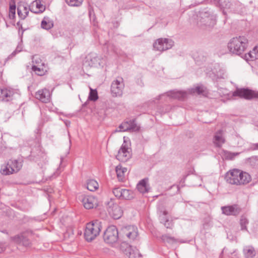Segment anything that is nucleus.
<instances>
[{"label":"nucleus","mask_w":258,"mask_h":258,"mask_svg":"<svg viewBox=\"0 0 258 258\" xmlns=\"http://www.w3.org/2000/svg\"><path fill=\"white\" fill-rule=\"evenodd\" d=\"M35 97L42 102L47 103L50 101V93L48 89H43L35 93Z\"/></svg>","instance_id":"17"},{"label":"nucleus","mask_w":258,"mask_h":258,"mask_svg":"<svg viewBox=\"0 0 258 258\" xmlns=\"http://www.w3.org/2000/svg\"><path fill=\"white\" fill-rule=\"evenodd\" d=\"M225 179L229 183L236 185L246 184L251 180L249 173L237 169L229 171L226 174Z\"/></svg>","instance_id":"1"},{"label":"nucleus","mask_w":258,"mask_h":258,"mask_svg":"<svg viewBox=\"0 0 258 258\" xmlns=\"http://www.w3.org/2000/svg\"><path fill=\"white\" fill-rule=\"evenodd\" d=\"M164 224L167 228H170L171 226V223L169 222L168 219H166Z\"/></svg>","instance_id":"46"},{"label":"nucleus","mask_w":258,"mask_h":258,"mask_svg":"<svg viewBox=\"0 0 258 258\" xmlns=\"http://www.w3.org/2000/svg\"><path fill=\"white\" fill-rule=\"evenodd\" d=\"M13 93L10 90L0 88V100L9 101L12 100Z\"/></svg>","instance_id":"21"},{"label":"nucleus","mask_w":258,"mask_h":258,"mask_svg":"<svg viewBox=\"0 0 258 258\" xmlns=\"http://www.w3.org/2000/svg\"><path fill=\"white\" fill-rule=\"evenodd\" d=\"M117 177L119 181H122L125 178V174L127 172V168L120 165H117L115 168Z\"/></svg>","instance_id":"22"},{"label":"nucleus","mask_w":258,"mask_h":258,"mask_svg":"<svg viewBox=\"0 0 258 258\" xmlns=\"http://www.w3.org/2000/svg\"><path fill=\"white\" fill-rule=\"evenodd\" d=\"M32 70L38 76H43L45 74V71L39 67V66L33 65Z\"/></svg>","instance_id":"34"},{"label":"nucleus","mask_w":258,"mask_h":258,"mask_svg":"<svg viewBox=\"0 0 258 258\" xmlns=\"http://www.w3.org/2000/svg\"><path fill=\"white\" fill-rule=\"evenodd\" d=\"M104 241L108 244H112L118 239V231L114 225H111L106 229L103 235Z\"/></svg>","instance_id":"7"},{"label":"nucleus","mask_w":258,"mask_h":258,"mask_svg":"<svg viewBox=\"0 0 258 258\" xmlns=\"http://www.w3.org/2000/svg\"><path fill=\"white\" fill-rule=\"evenodd\" d=\"M174 45L173 40L167 38L158 39L153 44L154 49L159 51H163L170 49Z\"/></svg>","instance_id":"11"},{"label":"nucleus","mask_w":258,"mask_h":258,"mask_svg":"<svg viewBox=\"0 0 258 258\" xmlns=\"http://www.w3.org/2000/svg\"><path fill=\"white\" fill-rule=\"evenodd\" d=\"M22 162H23V160L22 159H19V161L18 160H17V172L22 168Z\"/></svg>","instance_id":"45"},{"label":"nucleus","mask_w":258,"mask_h":258,"mask_svg":"<svg viewBox=\"0 0 258 258\" xmlns=\"http://www.w3.org/2000/svg\"><path fill=\"white\" fill-rule=\"evenodd\" d=\"M99 187L98 182L94 179H89L87 182V188L91 191H94Z\"/></svg>","instance_id":"29"},{"label":"nucleus","mask_w":258,"mask_h":258,"mask_svg":"<svg viewBox=\"0 0 258 258\" xmlns=\"http://www.w3.org/2000/svg\"><path fill=\"white\" fill-rule=\"evenodd\" d=\"M82 202L86 209L96 208L98 204V200L94 196H84L82 199Z\"/></svg>","instance_id":"14"},{"label":"nucleus","mask_w":258,"mask_h":258,"mask_svg":"<svg viewBox=\"0 0 258 258\" xmlns=\"http://www.w3.org/2000/svg\"><path fill=\"white\" fill-rule=\"evenodd\" d=\"M219 5L223 9H229L231 6V3L229 0H219Z\"/></svg>","instance_id":"36"},{"label":"nucleus","mask_w":258,"mask_h":258,"mask_svg":"<svg viewBox=\"0 0 258 258\" xmlns=\"http://www.w3.org/2000/svg\"><path fill=\"white\" fill-rule=\"evenodd\" d=\"M122 191V188L120 187H115L112 190V192L114 194V195L117 198L119 199V195L120 192Z\"/></svg>","instance_id":"42"},{"label":"nucleus","mask_w":258,"mask_h":258,"mask_svg":"<svg viewBox=\"0 0 258 258\" xmlns=\"http://www.w3.org/2000/svg\"><path fill=\"white\" fill-rule=\"evenodd\" d=\"M137 188L140 192L143 194L148 192L149 191L147 181L145 179L141 180L137 184Z\"/></svg>","instance_id":"28"},{"label":"nucleus","mask_w":258,"mask_h":258,"mask_svg":"<svg viewBox=\"0 0 258 258\" xmlns=\"http://www.w3.org/2000/svg\"><path fill=\"white\" fill-rule=\"evenodd\" d=\"M162 239L164 241L168 243H172L175 241V239L174 237L169 236L167 235H163Z\"/></svg>","instance_id":"40"},{"label":"nucleus","mask_w":258,"mask_h":258,"mask_svg":"<svg viewBox=\"0 0 258 258\" xmlns=\"http://www.w3.org/2000/svg\"><path fill=\"white\" fill-rule=\"evenodd\" d=\"M202 94L205 95L207 93L206 88L203 85H199L195 88L188 89L187 91H170L163 94L159 96L161 99L162 97L166 96L169 98L183 100L186 98L189 94Z\"/></svg>","instance_id":"2"},{"label":"nucleus","mask_w":258,"mask_h":258,"mask_svg":"<svg viewBox=\"0 0 258 258\" xmlns=\"http://www.w3.org/2000/svg\"><path fill=\"white\" fill-rule=\"evenodd\" d=\"M254 149L258 150V143L254 145Z\"/></svg>","instance_id":"51"},{"label":"nucleus","mask_w":258,"mask_h":258,"mask_svg":"<svg viewBox=\"0 0 258 258\" xmlns=\"http://www.w3.org/2000/svg\"><path fill=\"white\" fill-rule=\"evenodd\" d=\"M105 62V59L98 56L96 53H90L85 57L83 62V67H97L98 66H103Z\"/></svg>","instance_id":"6"},{"label":"nucleus","mask_w":258,"mask_h":258,"mask_svg":"<svg viewBox=\"0 0 258 258\" xmlns=\"http://www.w3.org/2000/svg\"><path fill=\"white\" fill-rule=\"evenodd\" d=\"M35 6L36 9H38L35 13H37L43 12L45 9V7L44 6L40 0H35L32 3V7Z\"/></svg>","instance_id":"31"},{"label":"nucleus","mask_w":258,"mask_h":258,"mask_svg":"<svg viewBox=\"0 0 258 258\" xmlns=\"http://www.w3.org/2000/svg\"><path fill=\"white\" fill-rule=\"evenodd\" d=\"M30 244L29 240L24 235L17 236V245H22L28 246Z\"/></svg>","instance_id":"32"},{"label":"nucleus","mask_w":258,"mask_h":258,"mask_svg":"<svg viewBox=\"0 0 258 258\" xmlns=\"http://www.w3.org/2000/svg\"><path fill=\"white\" fill-rule=\"evenodd\" d=\"M248 220L245 217H242L240 220V225L242 230H247L246 225L248 224Z\"/></svg>","instance_id":"38"},{"label":"nucleus","mask_w":258,"mask_h":258,"mask_svg":"<svg viewBox=\"0 0 258 258\" xmlns=\"http://www.w3.org/2000/svg\"><path fill=\"white\" fill-rule=\"evenodd\" d=\"M248 40L244 36H239L231 39L228 43L230 52L236 55H240L247 46Z\"/></svg>","instance_id":"3"},{"label":"nucleus","mask_w":258,"mask_h":258,"mask_svg":"<svg viewBox=\"0 0 258 258\" xmlns=\"http://www.w3.org/2000/svg\"><path fill=\"white\" fill-rule=\"evenodd\" d=\"M66 2L71 6L73 7H78L80 6L83 0H65Z\"/></svg>","instance_id":"35"},{"label":"nucleus","mask_w":258,"mask_h":258,"mask_svg":"<svg viewBox=\"0 0 258 258\" xmlns=\"http://www.w3.org/2000/svg\"><path fill=\"white\" fill-rule=\"evenodd\" d=\"M239 153H231V152H228L227 153V158L229 159H233L236 156L238 155Z\"/></svg>","instance_id":"43"},{"label":"nucleus","mask_w":258,"mask_h":258,"mask_svg":"<svg viewBox=\"0 0 258 258\" xmlns=\"http://www.w3.org/2000/svg\"><path fill=\"white\" fill-rule=\"evenodd\" d=\"M41 27L45 30H49L53 26V21L49 17H45L41 23Z\"/></svg>","instance_id":"26"},{"label":"nucleus","mask_w":258,"mask_h":258,"mask_svg":"<svg viewBox=\"0 0 258 258\" xmlns=\"http://www.w3.org/2000/svg\"><path fill=\"white\" fill-rule=\"evenodd\" d=\"M43 152L39 143H36L35 145L31 151V156L33 157H43Z\"/></svg>","instance_id":"23"},{"label":"nucleus","mask_w":258,"mask_h":258,"mask_svg":"<svg viewBox=\"0 0 258 258\" xmlns=\"http://www.w3.org/2000/svg\"><path fill=\"white\" fill-rule=\"evenodd\" d=\"M233 96H238L247 100L258 99V91H253L249 89H237L233 93Z\"/></svg>","instance_id":"9"},{"label":"nucleus","mask_w":258,"mask_h":258,"mask_svg":"<svg viewBox=\"0 0 258 258\" xmlns=\"http://www.w3.org/2000/svg\"><path fill=\"white\" fill-rule=\"evenodd\" d=\"M32 63H33V65H34V64H37V66H39V64L42 63L41 59L39 57V56L37 55H34L32 56Z\"/></svg>","instance_id":"41"},{"label":"nucleus","mask_w":258,"mask_h":258,"mask_svg":"<svg viewBox=\"0 0 258 258\" xmlns=\"http://www.w3.org/2000/svg\"><path fill=\"white\" fill-rule=\"evenodd\" d=\"M216 24V15L210 10H205L200 13L198 24L206 28H213Z\"/></svg>","instance_id":"4"},{"label":"nucleus","mask_w":258,"mask_h":258,"mask_svg":"<svg viewBox=\"0 0 258 258\" xmlns=\"http://www.w3.org/2000/svg\"><path fill=\"white\" fill-rule=\"evenodd\" d=\"M16 5L14 0H11L10 3V9H9V19L11 20H13L15 18L16 13Z\"/></svg>","instance_id":"30"},{"label":"nucleus","mask_w":258,"mask_h":258,"mask_svg":"<svg viewBox=\"0 0 258 258\" xmlns=\"http://www.w3.org/2000/svg\"><path fill=\"white\" fill-rule=\"evenodd\" d=\"M106 204V209L110 216L115 219H118L121 217L122 210L113 200L110 199Z\"/></svg>","instance_id":"10"},{"label":"nucleus","mask_w":258,"mask_h":258,"mask_svg":"<svg viewBox=\"0 0 258 258\" xmlns=\"http://www.w3.org/2000/svg\"><path fill=\"white\" fill-rule=\"evenodd\" d=\"M101 228L100 222L97 220L88 223L84 231L86 240L88 241L93 240L99 234Z\"/></svg>","instance_id":"5"},{"label":"nucleus","mask_w":258,"mask_h":258,"mask_svg":"<svg viewBox=\"0 0 258 258\" xmlns=\"http://www.w3.org/2000/svg\"><path fill=\"white\" fill-rule=\"evenodd\" d=\"M29 9L27 4L20 3L17 6V14L21 19H24L29 13Z\"/></svg>","instance_id":"19"},{"label":"nucleus","mask_w":258,"mask_h":258,"mask_svg":"<svg viewBox=\"0 0 258 258\" xmlns=\"http://www.w3.org/2000/svg\"><path fill=\"white\" fill-rule=\"evenodd\" d=\"M121 232L123 234V236H126L133 240L136 239L138 234L137 227L131 225L123 228Z\"/></svg>","instance_id":"15"},{"label":"nucleus","mask_w":258,"mask_h":258,"mask_svg":"<svg viewBox=\"0 0 258 258\" xmlns=\"http://www.w3.org/2000/svg\"><path fill=\"white\" fill-rule=\"evenodd\" d=\"M90 92L89 93V99L92 101H96L98 99V94L96 90H93L92 88H90Z\"/></svg>","instance_id":"37"},{"label":"nucleus","mask_w":258,"mask_h":258,"mask_svg":"<svg viewBox=\"0 0 258 258\" xmlns=\"http://www.w3.org/2000/svg\"><path fill=\"white\" fill-rule=\"evenodd\" d=\"M66 124L68 126V125H70L71 122L70 121H67L65 122Z\"/></svg>","instance_id":"52"},{"label":"nucleus","mask_w":258,"mask_h":258,"mask_svg":"<svg viewBox=\"0 0 258 258\" xmlns=\"http://www.w3.org/2000/svg\"><path fill=\"white\" fill-rule=\"evenodd\" d=\"M2 244L0 243V253L2 251Z\"/></svg>","instance_id":"53"},{"label":"nucleus","mask_w":258,"mask_h":258,"mask_svg":"<svg viewBox=\"0 0 258 258\" xmlns=\"http://www.w3.org/2000/svg\"><path fill=\"white\" fill-rule=\"evenodd\" d=\"M217 76L219 78L224 79L227 77V73L225 69H220L218 72H217Z\"/></svg>","instance_id":"39"},{"label":"nucleus","mask_w":258,"mask_h":258,"mask_svg":"<svg viewBox=\"0 0 258 258\" xmlns=\"http://www.w3.org/2000/svg\"><path fill=\"white\" fill-rule=\"evenodd\" d=\"M243 253L246 258H252L256 254L254 248L251 246H246L243 248Z\"/></svg>","instance_id":"27"},{"label":"nucleus","mask_w":258,"mask_h":258,"mask_svg":"<svg viewBox=\"0 0 258 258\" xmlns=\"http://www.w3.org/2000/svg\"><path fill=\"white\" fill-rule=\"evenodd\" d=\"M123 197L122 200H130L134 198V194L132 191L124 189V190H123Z\"/></svg>","instance_id":"33"},{"label":"nucleus","mask_w":258,"mask_h":258,"mask_svg":"<svg viewBox=\"0 0 258 258\" xmlns=\"http://www.w3.org/2000/svg\"><path fill=\"white\" fill-rule=\"evenodd\" d=\"M223 132L220 130L215 133L213 138V143L217 147H220L225 143Z\"/></svg>","instance_id":"20"},{"label":"nucleus","mask_w":258,"mask_h":258,"mask_svg":"<svg viewBox=\"0 0 258 258\" xmlns=\"http://www.w3.org/2000/svg\"><path fill=\"white\" fill-rule=\"evenodd\" d=\"M16 54V49H15L12 53L11 54H10L8 57V59H10L11 58H12L13 57L15 56V55Z\"/></svg>","instance_id":"48"},{"label":"nucleus","mask_w":258,"mask_h":258,"mask_svg":"<svg viewBox=\"0 0 258 258\" xmlns=\"http://www.w3.org/2000/svg\"><path fill=\"white\" fill-rule=\"evenodd\" d=\"M124 88L123 79L117 77L112 82L110 88L111 95L113 97H120L122 95Z\"/></svg>","instance_id":"8"},{"label":"nucleus","mask_w":258,"mask_h":258,"mask_svg":"<svg viewBox=\"0 0 258 258\" xmlns=\"http://www.w3.org/2000/svg\"><path fill=\"white\" fill-rule=\"evenodd\" d=\"M132 150L128 146L124 143L118 152L116 157L121 162H126L132 157Z\"/></svg>","instance_id":"12"},{"label":"nucleus","mask_w":258,"mask_h":258,"mask_svg":"<svg viewBox=\"0 0 258 258\" xmlns=\"http://www.w3.org/2000/svg\"><path fill=\"white\" fill-rule=\"evenodd\" d=\"M126 255L128 258H142L141 254L139 251V250L136 247L130 246L128 250Z\"/></svg>","instance_id":"25"},{"label":"nucleus","mask_w":258,"mask_h":258,"mask_svg":"<svg viewBox=\"0 0 258 258\" xmlns=\"http://www.w3.org/2000/svg\"><path fill=\"white\" fill-rule=\"evenodd\" d=\"M118 132H137L140 129V126L137 125L135 119L125 121L119 125Z\"/></svg>","instance_id":"13"},{"label":"nucleus","mask_w":258,"mask_h":258,"mask_svg":"<svg viewBox=\"0 0 258 258\" xmlns=\"http://www.w3.org/2000/svg\"><path fill=\"white\" fill-rule=\"evenodd\" d=\"M222 213L227 216H236L241 211L240 208L237 205L224 206L221 207Z\"/></svg>","instance_id":"16"},{"label":"nucleus","mask_w":258,"mask_h":258,"mask_svg":"<svg viewBox=\"0 0 258 258\" xmlns=\"http://www.w3.org/2000/svg\"><path fill=\"white\" fill-rule=\"evenodd\" d=\"M17 52H21V51H22V47L21 45H20L19 46H17Z\"/></svg>","instance_id":"49"},{"label":"nucleus","mask_w":258,"mask_h":258,"mask_svg":"<svg viewBox=\"0 0 258 258\" xmlns=\"http://www.w3.org/2000/svg\"><path fill=\"white\" fill-rule=\"evenodd\" d=\"M167 214V212L164 211L162 215L160 216V219L161 220V222L164 224L165 222L166 219H168L166 217V215Z\"/></svg>","instance_id":"44"},{"label":"nucleus","mask_w":258,"mask_h":258,"mask_svg":"<svg viewBox=\"0 0 258 258\" xmlns=\"http://www.w3.org/2000/svg\"><path fill=\"white\" fill-rule=\"evenodd\" d=\"M250 162H252L253 161L258 162V157L255 156V157H252L250 159Z\"/></svg>","instance_id":"47"},{"label":"nucleus","mask_w":258,"mask_h":258,"mask_svg":"<svg viewBox=\"0 0 258 258\" xmlns=\"http://www.w3.org/2000/svg\"><path fill=\"white\" fill-rule=\"evenodd\" d=\"M123 190H124V188H122V191H123ZM120 193L121 194H120V195H119V196H120L119 199L122 200V197H123V196H123V192L121 191V192H120Z\"/></svg>","instance_id":"50"},{"label":"nucleus","mask_w":258,"mask_h":258,"mask_svg":"<svg viewBox=\"0 0 258 258\" xmlns=\"http://www.w3.org/2000/svg\"><path fill=\"white\" fill-rule=\"evenodd\" d=\"M247 60H254L258 58V45L245 55Z\"/></svg>","instance_id":"24"},{"label":"nucleus","mask_w":258,"mask_h":258,"mask_svg":"<svg viewBox=\"0 0 258 258\" xmlns=\"http://www.w3.org/2000/svg\"><path fill=\"white\" fill-rule=\"evenodd\" d=\"M17 26H19V23H17Z\"/></svg>","instance_id":"54"},{"label":"nucleus","mask_w":258,"mask_h":258,"mask_svg":"<svg viewBox=\"0 0 258 258\" xmlns=\"http://www.w3.org/2000/svg\"><path fill=\"white\" fill-rule=\"evenodd\" d=\"M16 168V160L15 163L13 162H9L7 165H3L1 168V172L3 175H9L12 174L15 169Z\"/></svg>","instance_id":"18"}]
</instances>
